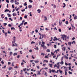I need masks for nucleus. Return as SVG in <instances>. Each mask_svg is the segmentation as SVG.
Returning <instances> with one entry per match:
<instances>
[{
  "mask_svg": "<svg viewBox=\"0 0 77 77\" xmlns=\"http://www.w3.org/2000/svg\"><path fill=\"white\" fill-rule=\"evenodd\" d=\"M17 39V38L15 36H14L13 38V41L12 42V44H14L15 42V39Z\"/></svg>",
  "mask_w": 77,
  "mask_h": 77,
  "instance_id": "obj_1",
  "label": "nucleus"
},
{
  "mask_svg": "<svg viewBox=\"0 0 77 77\" xmlns=\"http://www.w3.org/2000/svg\"><path fill=\"white\" fill-rule=\"evenodd\" d=\"M62 49L63 51H65L66 50V47H64L62 48Z\"/></svg>",
  "mask_w": 77,
  "mask_h": 77,
  "instance_id": "obj_2",
  "label": "nucleus"
},
{
  "mask_svg": "<svg viewBox=\"0 0 77 77\" xmlns=\"http://www.w3.org/2000/svg\"><path fill=\"white\" fill-rule=\"evenodd\" d=\"M53 40L54 41H57V38H56V37H54Z\"/></svg>",
  "mask_w": 77,
  "mask_h": 77,
  "instance_id": "obj_3",
  "label": "nucleus"
},
{
  "mask_svg": "<svg viewBox=\"0 0 77 77\" xmlns=\"http://www.w3.org/2000/svg\"><path fill=\"white\" fill-rule=\"evenodd\" d=\"M64 58H65V59H68V57L66 56V55H64Z\"/></svg>",
  "mask_w": 77,
  "mask_h": 77,
  "instance_id": "obj_4",
  "label": "nucleus"
},
{
  "mask_svg": "<svg viewBox=\"0 0 77 77\" xmlns=\"http://www.w3.org/2000/svg\"><path fill=\"white\" fill-rule=\"evenodd\" d=\"M32 7V5H29L28 6V8H29V9H31Z\"/></svg>",
  "mask_w": 77,
  "mask_h": 77,
  "instance_id": "obj_5",
  "label": "nucleus"
},
{
  "mask_svg": "<svg viewBox=\"0 0 77 77\" xmlns=\"http://www.w3.org/2000/svg\"><path fill=\"white\" fill-rule=\"evenodd\" d=\"M67 69H66V70L65 71V75H67Z\"/></svg>",
  "mask_w": 77,
  "mask_h": 77,
  "instance_id": "obj_6",
  "label": "nucleus"
},
{
  "mask_svg": "<svg viewBox=\"0 0 77 77\" xmlns=\"http://www.w3.org/2000/svg\"><path fill=\"white\" fill-rule=\"evenodd\" d=\"M44 21H47V17L44 16Z\"/></svg>",
  "mask_w": 77,
  "mask_h": 77,
  "instance_id": "obj_7",
  "label": "nucleus"
},
{
  "mask_svg": "<svg viewBox=\"0 0 77 77\" xmlns=\"http://www.w3.org/2000/svg\"><path fill=\"white\" fill-rule=\"evenodd\" d=\"M15 5H19L20 4V3L19 2H17V0H15Z\"/></svg>",
  "mask_w": 77,
  "mask_h": 77,
  "instance_id": "obj_8",
  "label": "nucleus"
},
{
  "mask_svg": "<svg viewBox=\"0 0 77 77\" xmlns=\"http://www.w3.org/2000/svg\"><path fill=\"white\" fill-rule=\"evenodd\" d=\"M38 12V13H41V11L40 10V9H38L37 10Z\"/></svg>",
  "mask_w": 77,
  "mask_h": 77,
  "instance_id": "obj_9",
  "label": "nucleus"
},
{
  "mask_svg": "<svg viewBox=\"0 0 77 77\" xmlns=\"http://www.w3.org/2000/svg\"><path fill=\"white\" fill-rule=\"evenodd\" d=\"M14 72H15L14 73V75H16L17 73V71L15 70L14 71Z\"/></svg>",
  "mask_w": 77,
  "mask_h": 77,
  "instance_id": "obj_10",
  "label": "nucleus"
},
{
  "mask_svg": "<svg viewBox=\"0 0 77 77\" xmlns=\"http://www.w3.org/2000/svg\"><path fill=\"white\" fill-rule=\"evenodd\" d=\"M72 30H74V29H75V27L73 25H72Z\"/></svg>",
  "mask_w": 77,
  "mask_h": 77,
  "instance_id": "obj_11",
  "label": "nucleus"
},
{
  "mask_svg": "<svg viewBox=\"0 0 77 77\" xmlns=\"http://www.w3.org/2000/svg\"><path fill=\"white\" fill-rule=\"evenodd\" d=\"M60 63L63 65V61H61V62H60Z\"/></svg>",
  "mask_w": 77,
  "mask_h": 77,
  "instance_id": "obj_12",
  "label": "nucleus"
},
{
  "mask_svg": "<svg viewBox=\"0 0 77 77\" xmlns=\"http://www.w3.org/2000/svg\"><path fill=\"white\" fill-rule=\"evenodd\" d=\"M3 15H4V14H2L1 15V16L2 18H5V17H3Z\"/></svg>",
  "mask_w": 77,
  "mask_h": 77,
  "instance_id": "obj_13",
  "label": "nucleus"
},
{
  "mask_svg": "<svg viewBox=\"0 0 77 77\" xmlns=\"http://www.w3.org/2000/svg\"><path fill=\"white\" fill-rule=\"evenodd\" d=\"M63 5H64V6H63V8H65V6H66V5L64 3H63Z\"/></svg>",
  "mask_w": 77,
  "mask_h": 77,
  "instance_id": "obj_14",
  "label": "nucleus"
},
{
  "mask_svg": "<svg viewBox=\"0 0 77 77\" xmlns=\"http://www.w3.org/2000/svg\"><path fill=\"white\" fill-rule=\"evenodd\" d=\"M36 63H38V62H39V61H38V60H37L36 61H34Z\"/></svg>",
  "mask_w": 77,
  "mask_h": 77,
  "instance_id": "obj_15",
  "label": "nucleus"
},
{
  "mask_svg": "<svg viewBox=\"0 0 77 77\" xmlns=\"http://www.w3.org/2000/svg\"><path fill=\"white\" fill-rule=\"evenodd\" d=\"M13 55L14 56H17V53H14L13 54Z\"/></svg>",
  "mask_w": 77,
  "mask_h": 77,
  "instance_id": "obj_16",
  "label": "nucleus"
},
{
  "mask_svg": "<svg viewBox=\"0 0 77 77\" xmlns=\"http://www.w3.org/2000/svg\"><path fill=\"white\" fill-rule=\"evenodd\" d=\"M23 71L25 72V71H27V68H26L25 69H23Z\"/></svg>",
  "mask_w": 77,
  "mask_h": 77,
  "instance_id": "obj_17",
  "label": "nucleus"
},
{
  "mask_svg": "<svg viewBox=\"0 0 77 77\" xmlns=\"http://www.w3.org/2000/svg\"><path fill=\"white\" fill-rule=\"evenodd\" d=\"M74 20H76V19H77V16H75L74 18Z\"/></svg>",
  "mask_w": 77,
  "mask_h": 77,
  "instance_id": "obj_18",
  "label": "nucleus"
},
{
  "mask_svg": "<svg viewBox=\"0 0 77 77\" xmlns=\"http://www.w3.org/2000/svg\"><path fill=\"white\" fill-rule=\"evenodd\" d=\"M49 65L50 66V67L51 68L52 67V66H53V64H49Z\"/></svg>",
  "mask_w": 77,
  "mask_h": 77,
  "instance_id": "obj_19",
  "label": "nucleus"
},
{
  "mask_svg": "<svg viewBox=\"0 0 77 77\" xmlns=\"http://www.w3.org/2000/svg\"><path fill=\"white\" fill-rule=\"evenodd\" d=\"M7 15H8V17H11V14L8 13V14H7Z\"/></svg>",
  "mask_w": 77,
  "mask_h": 77,
  "instance_id": "obj_20",
  "label": "nucleus"
},
{
  "mask_svg": "<svg viewBox=\"0 0 77 77\" xmlns=\"http://www.w3.org/2000/svg\"><path fill=\"white\" fill-rule=\"evenodd\" d=\"M10 2L11 3H14L15 2V1L14 0H11V1H10Z\"/></svg>",
  "mask_w": 77,
  "mask_h": 77,
  "instance_id": "obj_21",
  "label": "nucleus"
},
{
  "mask_svg": "<svg viewBox=\"0 0 77 77\" xmlns=\"http://www.w3.org/2000/svg\"><path fill=\"white\" fill-rule=\"evenodd\" d=\"M38 73L37 74V75H41V72L39 71L38 72Z\"/></svg>",
  "mask_w": 77,
  "mask_h": 77,
  "instance_id": "obj_22",
  "label": "nucleus"
},
{
  "mask_svg": "<svg viewBox=\"0 0 77 77\" xmlns=\"http://www.w3.org/2000/svg\"><path fill=\"white\" fill-rule=\"evenodd\" d=\"M46 51L48 52H50V49H48Z\"/></svg>",
  "mask_w": 77,
  "mask_h": 77,
  "instance_id": "obj_23",
  "label": "nucleus"
},
{
  "mask_svg": "<svg viewBox=\"0 0 77 77\" xmlns=\"http://www.w3.org/2000/svg\"><path fill=\"white\" fill-rule=\"evenodd\" d=\"M2 50H4V48H5V47L4 46H3L1 47Z\"/></svg>",
  "mask_w": 77,
  "mask_h": 77,
  "instance_id": "obj_24",
  "label": "nucleus"
},
{
  "mask_svg": "<svg viewBox=\"0 0 77 77\" xmlns=\"http://www.w3.org/2000/svg\"><path fill=\"white\" fill-rule=\"evenodd\" d=\"M5 36H8V33L7 32H5Z\"/></svg>",
  "mask_w": 77,
  "mask_h": 77,
  "instance_id": "obj_25",
  "label": "nucleus"
},
{
  "mask_svg": "<svg viewBox=\"0 0 77 77\" xmlns=\"http://www.w3.org/2000/svg\"><path fill=\"white\" fill-rule=\"evenodd\" d=\"M24 6H27V2H25L24 4Z\"/></svg>",
  "mask_w": 77,
  "mask_h": 77,
  "instance_id": "obj_26",
  "label": "nucleus"
},
{
  "mask_svg": "<svg viewBox=\"0 0 77 77\" xmlns=\"http://www.w3.org/2000/svg\"><path fill=\"white\" fill-rule=\"evenodd\" d=\"M12 67H10L9 68H8V69L9 70H11V69H12Z\"/></svg>",
  "mask_w": 77,
  "mask_h": 77,
  "instance_id": "obj_27",
  "label": "nucleus"
},
{
  "mask_svg": "<svg viewBox=\"0 0 77 77\" xmlns=\"http://www.w3.org/2000/svg\"><path fill=\"white\" fill-rule=\"evenodd\" d=\"M13 15L14 17H15L16 16V14L13 13Z\"/></svg>",
  "mask_w": 77,
  "mask_h": 77,
  "instance_id": "obj_28",
  "label": "nucleus"
},
{
  "mask_svg": "<svg viewBox=\"0 0 77 77\" xmlns=\"http://www.w3.org/2000/svg\"><path fill=\"white\" fill-rule=\"evenodd\" d=\"M63 36H64V37L65 38H66V37H67V36L65 34H64L63 35Z\"/></svg>",
  "mask_w": 77,
  "mask_h": 77,
  "instance_id": "obj_29",
  "label": "nucleus"
},
{
  "mask_svg": "<svg viewBox=\"0 0 77 77\" xmlns=\"http://www.w3.org/2000/svg\"><path fill=\"white\" fill-rule=\"evenodd\" d=\"M13 29L14 30H15V28L12 27L11 28V30H13Z\"/></svg>",
  "mask_w": 77,
  "mask_h": 77,
  "instance_id": "obj_30",
  "label": "nucleus"
},
{
  "mask_svg": "<svg viewBox=\"0 0 77 77\" xmlns=\"http://www.w3.org/2000/svg\"><path fill=\"white\" fill-rule=\"evenodd\" d=\"M41 55H42V56H44V55H45V54L42 53H41Z\"/></svg>",
  "mask_w": 77,
  "mask_h": 77,
  "instance_id": "obj_31",
  "label": "nucleus"
},
{
  "mask_svg": "<svg viewBox=\"0 0 77 77\" xmlns=\"http://www.w3.org/2000/svg\"><path fill=\"white\" fill-rule=\"evenodd\" d=\"M44 75L46 76H47L48 75L47 73V72H45L44 74Z\"/></svg>",
  "mask_w": 77,
  "mask_h": 77,
  "instance_id": "obj_32",
  "label": "nucleus"
},
{
  "mask_svg": "<svg viewBox=\"0 0 77 77\" xmlns=\"http://www.w3.org/2000/svg\"><path fill=\"white\" fill-rule=\"evenodd\" d=\"M59 71L60 72V73H62V71H61L60 69H59Z\"/></svg>",
  "mask_w": 77,
  "mask_h": 77,
  "instance_id": "obj_33",
  "label": "nucleus"
},
{
  "mask_svg": "<svg viewBox=\"0 0 77 77\" xmlns=\"http://www.w3.org/2000/svg\"><path fill=\"white\" fill-rule=\"evenodd\" d=\"M72 44H75V41H73L72 42Z\"/></svg>",
  "mask_w": 77,
  "mask_h": 77,
  "instance_id": "obj_34",
  "label": "nucleus"
},
{
  "mask_svg": "<svg viewBox=\"0 0 77 77\" xmlns=\"http://www.w3.org/2000/svg\"><path fill=\"white\" fill-rule=\"evenodd\" d=\"M75 37H73V38H72V41H74V39H75Z\"/></svg>",
  "mask_w": 77,
  "mask_h": 77,
  "instance_id": "obj_35",
  "label": "nucleus"
},
{
  "mask_svg": "<svg viewBox=\"0 0 77 77\" xmlns=\"http://www.w3.org/2000/svg\"><path fill=\"white\" fill-rule=\"evenodd\" d=\"M62 37L61 38H62L63 39V40H64L65 38H64V37H63V35H62Z\"/></svg>",
  "mask_w": 77,
  "mask_h": 77,
  "instance_id": "obj_36",
  "label": "nucleus"
},
{
  "mask_svg": "<svg viewBox=\"0 0 77 77\" xmlns=\"http://www.w3.org/2000/svg\"><path fill=\"white\" fill-rule=\"evenodd\" d=\"M68 44L69 45H71V43L70 42H69L68 43Z\"/></svg>",
  "mask_w": 77,
  "mask_h": 77,
  "instance_id": "obj_37",
  "label": "nucleus"
},
{
  "mask_svg": "<svg viewBox=\"0 0 77 77\" xmlns=\"http://www.w3.org/2000/svg\"><path fill=\"white\" fill-rule=\"evenodd\" d=\"M54 68H56L57 67V64H55L54 65Z\"/></svg>",
  "mask_w": 77,
  "mask_h": 77,
  "instance_id": "obj_38",
  "label": "nucleus"
},
{
  "mask_svg": "<svg viewBox=\"0 0 77 77\" xmlns=\"http://www.w3.org/2000/svg\"><path fill=\"white\" fill-rule=\"evenodd\" d=\"M27 24V22H26L25 23H23V24L24 25H26V24Z\"/></svg>",
  "mask_w": 77,
  "mask_h": 77,
  "instance_id": "obj_39",
  "label": "nucleus"
},
{
  "mask_svg": "<svg viewBox=\"0 0 77 77\" xmlns=\"http://www.w3.org/2000/svg\"><path fill=\"white\" fill-rule=\"evenodd\" d=\"M9 20H11V21H13V20L11 19V18L10 17L9 18Z\"/></svg>",
  "mask_w": 77,
  "mask_h": 77,
  "instance_id": "obj_40",
  "label": "nucleus"
},
{
  "mask_svg": "<svg viewBox=\"0 0 77 77\" xmlns=\"http://www.w3.org/2000/svg\"><path fill=\"white\" fill-rule=\"evenodd\" d=\"M6 67V65H5L4 66V67H2V69H4Z\"/></svg>",
  "mask_w": 77,
  "mask_h": 77,
  "instance_id": "obj_41",
  "label": "nucleus"
},
{
  "mask_svg": "<svg viewBox=\"0 0 77 77\" xmlns=\"http://www.w3.org/2000/svg\"><path fill=\"white\" fill-rule=\"evenodd\" d=\"M14 63H12L11 66H14Z\"/></svg>",
  "mask_w": 77,
  "mask_h": 77,
  "instance_id": "obj_42",
  "label": "nucleus"
},
{
  "mask_svg": "<svg viewBox=\"0 0 77 77\" xmlns=\"http://www.w3.org/2000/svg\"><path fill=\"white\" fill-rule=\"evenodd\" d=\"M68 29H69V30H71V29H72L71 27H70V28L68 27Z\"/></svg>",
  "mask_w": 77,
  "mask_h": 77,
  "instance_id": "obj_43",
  "label": "nucleus"
},
{
  "mask_svg": "<svg viewBox=\"0 0 77 77\" xmlns=\"http://www.w3.org/2000/svg\"><path fill=\"white\" fill-rule=\"evenodd\" d=\"M58 31H59V32H61V31H62V30L60 29H59Z\"/></svg>",
  "mask_w": 77,
  "mask_h": 77,
  "instance_id": "obj_44",
  "label": "nucleus"
},
{
  "mask_svg": "<svg viewBox=\"0 0 77 77\" xmlns=\"http://www.w3.org/2000/svg\"><path fill=\"white\" fill-rule=\"evenodd\" d=\"M68 23H69L68 21H66V24H67V25L68 24Z\"/></svg>",
  "mask_w": 77,
  "mask_h": 77,
  "instance_id": "obj_45",
  "label": "nucleus"
},
{
  "mask_svg": "<svg viewBox=\"0 0 77 77\" xmlns=\"http://www.w3.org/2000/svg\"><path fill=\"white\" fill-rule=\"evenodd\" d=\"M39 45H41V42H38Z\"/></svg>",
  "mask_w": 77,
  "mask_h": 77,
  "instance_id": "obj_46",
  "label": "nucleus"
},
{
  "mask_svg": "<svg viewBox=\"0 0 77 77\" xmlns=\"http://www.w3.org/2000/svg\"><path fill=\"white\" fill-rule=\"evenodd\" d=\"M24 18H27V16L26 15L25 16Z\"/></svg>",
  "mask_w": 77,
  "mask_h": 77,
  "instance_id": "obj_47",
  "label": "nucleus"
},
{
  "mask_svg": "<svg viewBox=\"0 0 77 77\" xmlns=\"http://www.w3.org/2000/svg\"><path fill=\"white\" fill-rule=\"evenodd\" d=\"M52 72H55V70L52 69Z\"/></svg>",
  "mask_w": 77,
  "mask_h": 77,
  "instance_id": "obj_48",
  "label": "nucleus"
},
{
  "mask_svg": "<svg viewBox=\"0 0 77 77\" xmlns=\"http://www.w3.org/2000/svg\"><path fill=\"white\" fill-rule=\"evenodd\" d=\"M62 24V22H61V23H60V22L59 23V25H60V26H61Z\"/></svg>",
  "mask_w": 77,
  "mask_h": 77,
  "instance_id": "obj_49",
  "label": "nucleus"
},
{
  "mask_svg": "<svg viewBox=\"0 0 77 77\" xmlns=\"http://www.w3.org/2000/svg\"><path fill=\"white\" fill-rule=\"evenodd\" d=\"M20 9V8H17L16 9V11H18V10Z\"/></svg>",
  "mask_w": 77,
  "mask_h": 77,
  "instance_id": "obj_50",
  "label": "nucleus"
},
{
  "mask_svg": "<svg viewBox=\"0 0 77 77\" xmlns=\"http://www.w3.org/2000/svg\"><path fill=\"white\" fill-rule=\"evenodd\" d=\"M35 42H33V41H32V42H31V44H35Z\"/></svg>",
  "mask_w": 77,
  "mask_h": 77,
  "instance_id": "obj_51",
  "label": "nucleus"
},
{
  "mask_svg": "<svg viewBox=\"0 0 77 77\" xmlns=\"http://www.w3.org/2000/svg\"><path fill=\"white\" fill-rule=\"evenodd\" d=\"M44 45H42V44H41V47H44Z\"/></svg>",
  "mask_w": 77,
  "mask_h": 77,
  "instance_id": "obj_52",
  "label": "nucleus"
},
{
  "mask_svg": "<svg viewBox=\"0 0 77 77\" xmlns=\"http://www.w3.org/2000/svg\"><path fill=\"white\" fill-rule=\"evenodd\" d=\"M63 57H62L61 59V61H63Z\"/></svg>",
  "mask_w": 77,
  "mask_h": 77,
  "instance_id": "obj_53",
  "label": "nucleus"
},
{
  "mask_svg": "<svg viewBox=\"0 0 77 77\" xmlns=\"http://www.w3.org/2000/svg\"><path fill=\"white\" fill-rule=\"evenodd\" d=\"M42 44H43V45H44V44H45V42H42Z\"/></svg>",
  "mask_w": 77,
  "mask_h": 77,
  "instance_id": "obj_54",
  "label": "nucleus"
},
{
  "mask_svg": "<svg viewBox=\"0 0 77 77\" xmlns=\"http://www.w3.org/2000/svg\"><path fill=\"white\" fill-rule=\"evenodd\" d=\"M17 59H19V58H20V55H17Z\"/></svg>",
  "mask_w": 77,
  "mask_h": 77,
  "instance_id": "obj_55",
  "label": "nucleus"
},
{
  "mask_svg": "<svg viewBox=\"0 0 77 77\" xmlns=\"http://www.w3.org/2000/svg\"><path fill=\"white\" fill-rule=\"evenodd\" d=\"M6 2H7V3H9V1L8 0H6Z\"/></svg>",
  "mask_w": 77,
  "mask_h": 77,
  "instance_id": "obj_56",
  "label": "nucleus"
},
{
  "mask_svg": "<svg viewBox=\"0 0 77 77\" xmlns=\"http://www.w3.org/2000/svg\"><path fill=\"white\" fill-rule=\"evenodd\" d=\"M51 54L52 56H54V53H53L52 52H51Z\"/></svg>",
  "mask_w": 77,
  "mask_h": 77,
  "instance_id": "obj_57",
  "label": "nucleus"
},
{
  "mask_svg": "<svg viewBox=\"0 0 77 77\" xmlns=\"http://www.w3.org/2000/svg\"><path fill=\"white\" fill-rule=\"evenodd\" d=\"M1 63H2V64H4V62H3V61H2Z\"/></svg>",
  "mask_w": 77,
  "mask_h": 77,
  "instance_id": "obj_58",
  "label": "nucleus"
},
{
  "mask_svg": "<svg viewBox=\"0 0 77 77\" xmlns=\"http://www.w3.org/2000/svg\"><path fill=\"white\" fill-rule=\"evenodd\" d=\"M69 70H71V66L69 67Z\"/></svg>",
  "mask_w": 77,
  "mask_h": 77,
  "instance_id": "obj_59",
  "label": "nucleus"
},
{
  "mask_svg": "<svg viewBox=\"0 0 77 77\" xmlns=\"http://www.w3.org/2000/svg\"><path fill=\"white\" fill-rule=\"evenodd\" d=\"M65 65H66V66H68V63H65Z\"/></svg>",
  "mask_w": 77,
  "mask_h": 77,
  "instance_id": "obj_60",
  "label": "nucleus"
},
{
  "mask_svg": "<svg viewBox=\"0 0 77 77\" xmlns=\"http://www.w3.org/2000/svg\"><path fill=\"white\" fill-rule=\"evenodd\" d=\"M21 11H22V12H24V11H25V9H23V10H21Z\"/></svg>",
  "mask_w": 77,
  "mask_h": 77,
  "instance_id": "obj_61",
  "label": "nucleus"
},
{
  "mask_svg": "<svg viewBox=\"0 0 77 77\" xmlns=\"http://www.w3.org/2000/svg\"><path fill=\"white\" fill-rule=\"evenodd\" d=\"M3 24H4V26H6V25H7V23H4Z\"/></svg>",
  "mask_w": 77,
  "mask_h": 77,
  "instance_id": "obj_62",
  "label": "nucleus"
},
{
  "mask_svg": "<svg viewBox=\"0 0 77 77\" xmlns=\"http://www.w3.org/2000/svg\"><path fill=\"white\" fill-rule=\"evenodd\" d=\"M14 68H18V66H14Z\"/></svg>",
  "mask_w": 77,
  "mask_h": 77,
  "instance_id": "obj_63",
  "label": "nucleus"
},
{
  "mask_svg": "<svg viewBox=\"0 0 77 77\" xmlns=\"http://www.w3.org/2000/svg\"><path fill=\"white\" fill-rule=\"evenodd\" d=\"M69 73L70 74H72V72H70V71L69 72Z\"/></svg>",
  "mask_w": 77,
  "mask_h": 77,
  "instance_id": "obj_64",
  "label": "nucleus"
}]
</instances>
